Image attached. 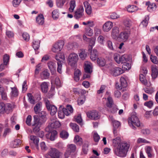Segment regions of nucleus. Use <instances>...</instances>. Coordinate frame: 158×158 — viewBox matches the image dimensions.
Instances as JSON below:
<instances>
[{
  "mask_svg": "<svg viewBox=\"0 0 158 158\" xmlns=\"http://www.w3.org/2000/svg\"><path fill=\"white\" fill-rule=\"evenodd\" d=\"M130 146V144L127 143H119L114 149V153L119 157H124L127 154Z\"/></svg>",
  "mask_w": 158,
  "mask_h": 158,
  "instance_id": "f257e3e1",
  "label": "nucleus"
},
{
  "mask_svg": "<svg viewBox=\"0 0 158 158\" xmlns=\"http://www.w3.org/2000/svg\"><path fill=\"white\" fill-rule=\"evenodd\" d=\"M78 57L77 54L72 53L69 54L68 58V64L72 68H77Z\"/></svg>",
  "mask_w": 158,
  "mask_h": 158,
  "instance_id": "f03ea898",
  "label": "nucleus"
},
{
  "mask_svg": "<svg viewBox=\"0 0 158 158\" xmlns=\"http://www.w3.org/2000/svg\"><path fill=\"white\" fill-rule=\"evenodd\" d=\"M55 58L57 61V71L59 73L61 74L62 72V64L61 62H63V61L65 60L64 54L63 53H59L56 56Z\"/></svg>",
  "mask_w": 158,
  "mask_h": 158,
  "instance_id": "7ed1b4c3",
  "label": "nucleus"
},
{
  "mask_svg": "<svg viewBox=\"0 0 158 158\" xmlns=\"http://www.w3.org/2000/svg\"><path fill=\"white\" fill-rule=\"evenodd\" d=\"M128 123L131 127L134 129H135L136 128L134 125H135L137 127H139L140 126V123L139 119L135 114L132 115L131 118H129Z\"/></svg>",
  "mask_w": 158,
  "mask_h": 158,
  "instance_id": "20e7f679",
  "label": "nucleus"
},
{
  "mask_svg": "<svg viewBox=\"0 0 158 158\" xmlns=\"http://www.w3.org/2000/svg\"><path fill=\"white\" fill-rule=\"evenodd\" d=\"M60 152L55 148H51L45 155L46 158H59Z\"/></svg>",
  "mask_w": 158,
  "mask_h": 158,
  "instance_id": "39448f33",
  "label": "nucleus"
},
{
  "mask_svg": "<svg viewBox=\"0 0 158 158\" xmlns=\"http://www.w3.org/2000/svg\"><path fill=\"white\" fill-rule=\"evenodd\" d=\"M45 105L48 110L50 111L51 115H54L57 111V107L54 105L50 104L49 101L46 100L45 101Z\"/></svg>",
  "mask_w": 158,
  "mask_h": 158,
  "instance_id": "423d86ee",
  "label": "nucleus"
},
{
  "mask_svg": "<svg viewBox=\"0 0 158 158\" xmlns=\"http://www.w3.org/2000/svg\"><path fill=\"white\" fill-rule=\"evenodd\" d=\"M64 45V41L60 40L53 45L52 50L54 52H58L62 50Z\"/></svg>",
  "mask_w": 158,
  "mask_h": 158,
  "instance_id": "0eeeda50",
  "label": "nucleus"
},
{
  "mask_svg": "<svg viewBox=\"0 0 158 158\" xmlns=\"http://www.w3.org/2000/svg\"><path fill=\"white\" fill-rule=\"evenodd\" d=\"M87 115L89 118L94 120H97L100 118V115L98 112L94 110L88 112Z\"/></svg>",
  "mask_w": 158,
  "mask_h": 158,
  "instance_id": "6e6552de",
  "label": "nucleus"
},
{
  "mask_svg": "<svg viewBox=\"0 0 158 158\" xmlns=\"http://www.w3.org/2000/svg\"><path fill=\"white\" fill-rule=\"evenodd\" d=\"M110 73L112 76L116 77L122 74L123 72L121 68L112 67L110 69Z\"/></svg>",
  "mask_w": 158,
  "mask_h": 158,
  "instance_id": "1a4fd4ad",
  "label": "nucleus"
},
{
  "mask_svg": "<svg viewBox=\"0 0 158 158\" xmlns=\"http://www.w3.org/2000/svg\"><path fill=\"white\" fill-rule=\"evenodd\" d=\"M83 39L89 43V49H92L93 46L94 45L95 43V40L94 38H88L85 34L83 35Z\"/></svg>",
  "mask_w": 158,
  "mask_h": 158,
  "instance_id": "9d476101",
  "label": "nucleus"
},
{
  "mask_svg": "<svg viewBox=\"0 0 158 158\" xmlns=\"http://www.w3.org/2000/svg\"><path fill=\"white\" fill-rule=\"evenodd\" d=\"M84 65L85 72L88 73H91L92 72V63L89 61H86L84 62Z\"/></svg>",
  "mask_w": 158,
  "mask_h": 158,
  "instance_id": "9b49d317",
  "label": "nucleus"
},
{
  "mask_svg": "<svg viewBox=\"0 0 158 158\" xmlns=\"http://www.w3.org/2000/svg\"><path fill=\"white\" fill-rule=\"evenodd\" d=\"M92 49L89 48L88 49L89 52H90V58L92 61L96 60L97 58L98 52L97 50L96 49H93V50H91Z\"/></svg>",
  "mask_w": 158,
  "mask_h": 158,
  "instance_id": "f8f14e48",
  "label": "nucleus"
},
{
  "mask_svg": "<svg viewBox=\"0 0 158 158\" xmlns=\"http://www.w3.org/2000/svg\"><path fill=\"white\" fill-rule=\"evenodd\" d=\"M30 139L35 144L36 148L37 150H39V139L38 137L35 135H31Z\"/></svg>",
  "mask_w": 158,
  "mask_h": 158,
  "instance_id": "ddd939ff",
  "label": "nucleus"
},
{
  "mask_svg": "<svg viewBox=\"0 0 158 158\" xmlns=\"http://www.w3.org/2000/svg\"><path fill=\"white\" fill-rule=\"evenodd\" d=\"M43 123L41 120L39 118L38 116L36 115L34 116L32 126H41Z\"/></svg>",
  "mask_w": 158,
  "mask_h": 158,
  "instance_id": "4468645a",
  "label": "nucleus"
},
{
  "mask_svg": "<svg viewBox=\"0 0 158 158\" xmlns=\"http://www.w3.org/2000/svg\"><path fill=\"white\" fill-rule=\"evenodd\" d=\"M42 103L41 102L37 103L34 107V110L35 113L38 114L40 113L42 110Z\"/></svg>",
  "mask_w": 158,
  "mask_h": 158,
  "instance_id": "2eb2a0df",
  "label": "nucleus"
},
{
  "mask_svg": "<svg viewBox=\"0 0 158 158\" xmlns=\"http://www.w3.org/2000/svg\"><path fill=\"white\" fill-rule=\"evenodd\" d=\"M113 26V23L110 21L106 23L103 26V30L104 31L108 32L110 31Z\"/></svg>",
  "mask_w": 158,
  "mask_h": 158,
  "instance_id": "dca6fc26",
  "label": "nucleus"
},
{
  "mask_svg": "<svg viewBox=\"0 0 158 158\" xmlns=\"http://www.w3.org/2000/svg\"><path fill=\"white\" fill-rule=\"evenodd\" d=\"M47 64L52 74H54L56 71V63L52 61H50Z\"/></svg>",
  "mask_w": 158,
  "mask_h": 158,
  "instance_id": "f3484780",
  "label": "nucleus"
},
{
  "mask_svg": "<svg viewBox=\"0 0 158 158\" xmlns=\"http://www.w3.org/2000/svg\"><path fill=\"white\" fill-rule=\"evenodd\" d=\"M152 71V76L153 79L156 78L158 74V69L157 67L155 65H152L151 67Z\"/></svg>",
  "mask_w": 158,
  "mask_h": 158,
  "instance_id": "a211bd4d",
  "label": "nucleus"
},
{
  "mask_svg": "<svg viewBox=\"0 0 158 158\" xmlns=\"http://www.w3.org/2000/svg\"><path fill=\"white\" fill-rule=\"evenodd\" d=\"M21 143V140L19 139H16L12 141L10 143L12 148H17L19 147Z\"/></svg>",
  "mask_w": 158,
  "mask_h": 158,
  "instance_id": "6ab92c4d",
  "label": "nucleus"
},
{
  "mask_svg": "<svg viewBox=\"0 0 158 158\" xmlns=\"http://www.w3.org/2000/svg\"><path fill=\"white\" fill-rule=\"evenodd\" d=\"M67 151L70 152L72 154L76 153L75 152L76 150V147L73 144H69L67 145Z\"/></svg>",
  "mask_w": 158,
  "mask_h": 158,
  "instance_id": "aec40b11",
  "label": "nucleus"
},
{
  "mask_svg": "<svg viewBox=\"0 0 158 158\" xmlns=\"http://www.w3.org/2000/svg\"><path fill=\"white\" fill-rule=\"evenodd\" d=\"M57 133L56 131L54 130L51 132L50 137L49 134H48L46 135V137L48 139L49 138L51 140L54 141L56 137Z\"/></svg>",
  "mask_w": 158,
  "mask_h": 158,
  "instance_id": "412c9836",
  "label": "nucleus"
},
{
  "mask_svg": "<svg viewBox=\"0 0 158 158\" xmlns=\"http://www.w3.org/2000/svg\"><path fill=\"white\" fill-rule=\"evenodd\" d=\"M39 116L41 120L44 123L46 121L47 119V114L46 112L44 111H42L39 114Z\"/></svg>",
  "mask_w": 158,
  "mask_h": 158,
  "instance_id": "4be33fe9",
  "label": "nucleus"
},
{
  "mask_svg": "<svg viewBox=\"0 0 158 158\" xmlns=\"http://www.w3.org/2000/svg\"><path fill=\"white\" fill-rule=\"evenodd\" d=\"M0 93L1 94L2 99L4 100H6L7 99V94L5 91L4 89L0 85Z\"/></svg>",
  "mask_w": 158,
  "mask_h": 158,
  "instance_id": "5701e85b",
  "label": "nucleus"
},
{
  "mask_svg": "<svg viewBox=\"0 0 158 158\" xmlns=\"http://www.w3.org/2000/svg\"><path fill=\"white\" fill-rule=\"evenodd\" d=\"M74 69L73 79L75 81L78 82L79 81V69L76 68Z\"/></svg>",
  "mask_w": 158,
  "mask_h": 158,
  "instance_id": "b1692460",
  "label": "nucleus"
},
{
  "mask_svg": "<svg viewBox=\"0 0 158 158\" xmlns=\"http://www.w3.org/2000/svg\"><path fill=\"white\" fill-rule=\"evenodd\" d=\"M42 91L44 93H46L48 90V85L47 82H42L40 85Z\"/></svg>",
  "mask_w": 158,
  "mask_h": 158,
  "instance_id": "393cba45",
  "label": "nucleus"
},
{
  "mask_svg": "<svg viewBox=\"0 0 158 158\" xmlns=\"http://www.w3.org/2000/svg\"><path fill=\"white\" fill-rule=\"evenodd\" d=\"M36 22L39 25H42L44 22V18L43 15L40 14L36 18Z\"/></svg>",
  "mask_w": 158,
  "mask_h": 158,
  "instance_id": "a878e982",
  "label": "nucleus"
},
{
  "mask_svg": "<svg viewBox=\"0 0 158 158\" xmlns=\"http://www.w3.org/2000/svg\"><path fill=\"white\" fill-rule=\"evenodd\" d=\"M146 5H148L147 7V9L150 12H152L156 10V5L154 3H150L149 2H147L146 3Z\"/></svg>",
  "mask_w": 158,
  "mask_h": 158,
  "instance_id": "bb28decb",
  "label": "nucleus"
},
{
  "mask_svg": "<svg viewBox=\"0 0 158 158\" xmlns=\"http://www.w3.org/2000/svg\"><path fill=\"white\" fill-rule=\"evenodd\" d=\"M76 156V153L72 154L66 150L64 152V155L63 158H69L70 156L72 158H74Z\"/></svg>",
  "mask_w": 158,
  "mask_h": 158,
  "instance_id": "cd10ccee",
  "label": "nucleus"
},
{
  "mask_svg": "<svg viewBox=\"0 0 158 158\" xmlns=\"http://www.w3.org/2000/svg\"><path fill=\"white\" fill-rule=\"evenodd\" d=\"M11 91L10 95L12 97H16L18 95L19 92L17 89L15 87L10 88Z\"/></svg>",
  "mask_w": 158,
  "mask_h": 158,
  "instance_id": "c85d7f7f",
  "label": "nucleus"
},
{
  "mask_svg": "<svg viewBox=\"0 0 158 158\" xmlns=\"http://www.w3.org/2000/svg\"><path fill=\"white\" fill-rule=\"evenodd\" d=\"M88 146L89 144L87 143H86L83 145L82 152L81 153V155H86L87 154L88 151Z\"/></svg>",
  "mask_w": 158,
  "mask_h": 158,
  "instance_id": "c756f323",
  "label": "nucleus"
},
{
  "mask_svg": "<svg viewBox=\"0 0 158 158\" xmlns=\"http://www.w3.org/2000/svg\"><path fill=\"white\" fill-rule=\"evenodd\" d=\"M140 80L141 82L143 84L147 86H150L151 85V84H148L147 81L145 79L144 76L143 74H140L139 76Z\"/></svg>",
  "mask_w": 158,
  "mask_h": 158,
  "instance_id": "7c9ffc66",
  "label": "nucleus"
},
{
  "mask_svg": "<svg viewBox=\"0 0 158 158\" xmlns=\"http://www.w3.org/2000/svg\"><path fill=\"white\" fill-rule=\"evenodd\" d=\"M118 28L117 27H114L112 30V35L113 37L115 38L116 37L118 36L119 34Z\"/></svg>",
  "mask_w": 158,
  "mask_h": 158,
  "instance_id": "2f4dec72",
  "label": "nucleus"
},
{
  "mask_svg": "<svg viewBox=\"0 0 158 158\" xmlns=\"http://www.w3.org/2000/svg\"><path fill=\"white\" fill-rule=\"evenodd\" d=\"M5 104V112L8 114L10 111H11L13 108V106L9 103H6Z\"/></svg>",
  "mask_w": 158,
  "mask_h": 158,
  "instance_id": "473e14b6",
  "label": "nucleus"
},
{
  "mask_svg": "<svg viewBox=\"0 0 158 158\" xmlns=\"http://www.w3.org/2000/svg\"><path fill=\"white\" fill-rule=\"evenodd\" d=\"M84 4L86 8V13L90 15L92 12V9L91 6L88 4L87 2H84Z\"/></svg>",
  "mask_w": 158,
  "mask_h": 158,
  "instance_id": "72a5a7b5",
  "label": "nucleus"
},
{
  "mask_svg": "<svg viewBox=\"0 0 158 158\" xmlns=\"http://www.w3.org/2000/svg\"><path fill=\"white\" fill-rule=\"evenodd\" d=\"M97 62L99 66L103 67L105 65L106 61L104 58L100 57L97 59Z\"/></svg>",
  "mask_w": 158,
  "mask_h": 158,
  "instance_id": "f704fd0d",
  "label": "nucleus"
},
{
  "mask_svg": "<svg viewBox=\"0 0 158 158\" xmlns=\"http://www.w3.org/2000/svg\"><path fill=\"white\" fill-rule=\"evenodd\" d=\"M49 75V73L47 71H44L40 74V77L42 79H46L48 78Z\"/></svg>",
  "mask_w": 158,
  "mask_h": 158,
  "instance_id": "c9c22d12",
  "label": "nucleus"
},
{
  "mask_svg": "<svg viewBox=\"0 0 158 158\" xmlns=\"http://www.w3.org/2000/svg\"><path fill=\"white\" fill-rule=\"evenodd\" d=\"M87 56L86 52L85 50L82 49L80 50V58L82 60H85Z\"/></svg>",
  "mask_w": 158,
  "mask_h": 158,
  "instance_id": "e433bc0d",
  "label": "nucleus"
},
{
  "mask_svg": "<svg viewBox=\"0 0 158 158\" xmlns=\"http://www.w3.org/2000/svg\"><path fill=\"white\" fill-rule=\"evenodd\" d=\"M107 101L106 104L107 107L109 108H111L114 105L113 101L112 98L110 97L107 98Z\"/></svg>",
  "mask_w": 158,
  "mask_h": 158,
  "instance_id": "4c0bfd02",
  "label": "nucleus"
},
{
  "mask_svg": "<svg viewBox=\"0 0 158 158\" xmlns=\"http://www.w3.org/2000/svg\"><path fill=\"white\" fill-rule=\"evenodd\" d=\"M40 41L39 40H34L33 42V47L35 50H38L39 48Z\"/></svg>",
  "mask_w": 158,
  "mask_h": 158,
  "instance_id": "58836bf2",
  "label": "nucleus"
},
{
  "mask_svg": "<svg viewBox=\"0 0 158 158\" xmlns=\"http://www.w3.org/2000/svg\"><path fill=\"white\" fill-rule=\"evenodd\" d=\"M69 135L67 132L65 131H61L60 133V136L61 138L64 139H67Z\"/></svg>",
  "mask_w": 158,
  "mask_h": 158,
  "instance_id": "ea45409f",
  "label": "nucleus"
},
{
  "mask_svg": "<svg viewBox=\"0 0 158 158\" xmlns=\"http://www.w3.org/2000/svg\"><path fill=\"white\" fill-rule=\"evenodd\" d=\"M69 126L71 128L75 131L78 132L79 131V127L75 123H71L69 124Z\"/></svg>",
  "mask_w": 158,
  "mask_h": 158,
  "instance_id": "a19ab883",
  "label": "nucleus"
},
{
  "mask_svg": "<svg viewBox=\"0 0 158 158\" xmlns=\"http://www.w3.org/2000/svg\"><path fill=\"white\" fill-rule=\"evenodd\" d=\"M85 33L86 35L89 36H91L93 34V30L89 27H87L85 28Z\"/></svg>",
  "mask_w": 158,
  "mask_h": 158,
  "instance_id": "79ce46f5",
  "label": "nucleus"
},
{
  "mask_svg": "<svg viewBox=\"0 0 158 158\" xmlns=\"http://www.w3.org/2000/svg\"><path fill=\"white\" fill-rule=\"evenodd\" d=\"M76 6L75 2L74 0H72L70 2V7L69 10L70 12H73Z\"/></svg>",
  "mask_w": 158,
  "mask_h": 158,
  "instance_id": "37998d69",
  "label": "nucleus"
},
{
  "mask_svg": "<svg viewBox=\"0 0 158 158\" xmlns=\"http://www.w3.org/2000/svg\"><path fill=\"white\" fill-rule=\"evenodd\" d=\"M62 109V106H60L59 107V110L58 111V115L59 118L62 119L64 117V115L65 114L63 110H61V109Z\"/></svg>",
  "mask_w": 158,
  "mask_h": 158,
  "instance_id": "c03bdc74",
  "label": "nucleus"
},
{
  "mask_svg": "<svg viewBox=\"0 0 158 158\" xmlns=\"http://www.w3.org/2000/svg\"><path fill=\"white\" fill-rule=\"evenodd\" d=\"M51 127L53 128H57L61 126L60 123L58 121L56 120L54 123H52L51 124Z\"/></svg>",
  "mask_w": 158,
  "mask_h": 158,
  "instance_id": "a18cd8bd",
  "label": "nucleus"
},
{
  "mask_svg": "<svg viewBox=\"0 0 158 158\" xmlns=\"http://www.w3.org/2000/svg\"><path fill=\"white\" fill-rule=\"evenodd\" d=\"M129 34V32H124L121 33L120 34V37L121 38L123 39V40H126L128 38Z\"/></svg>",
  "mask_w": 158,
  "mask_h": 158,
  "instance_id": "49530a36",
  "label": "nucleus"
},
{
  "mask_svg": "<svg viewBox=\"0 0 158 158\" xmlns=\"http://www.w3.org/2000/svg\"><path fill=\"white\" fill-rule=\"evenodd\" d=\"M66 0H56V3L57 6L59 8H61L64 5Z\"/></svg>",
  "mask_w": 158,
  "mask_h": 158,
  "instance_id": "de8ad7c7",
  "label": "nucleus"
},
{
  "mask_svg": "<svg viewBox=\"0 0 158 158\" xmlns=\"http://www.w3.org/2000/svg\"><path fill=\"white\" fill-rule=\"evenodd\" d=\"M120 85L123 88L126 87L127 86V83L125 79L123 77L120 78Z\"/></svg>",
  "mask_w": 158,
  "mask_h": 158,
  "instance_id": "09e8293b",
  "label": "nucleus"
},
{
  "mask_svg": "<svg viewBox=\"0 0 158 158\" xmlns=\"http://www.w3.org/2000/svg\"><path fill=\"white\" fill-rule=\"evenodd\" d=\"M123 23L124 25L128 27H130L131 26V22L129 19H126L124 20Z\"/></svg>",
  "mask_w": 158,
  "mask_h": 158,
  "instance_id": "8fccbe9b",
  "label": "nucleus"
},
{
  "mask_svg": "<svg viewBox=\"0 0 158 158\" xmlns=\"http://www.w3.org/2000/svg\"><path fill=\"white\" fill-rule=\"evenodd\" d=\"M52 16L54 19H56L59 17V13L58 10L56 9L54 10L52 13Z\"/></svg>",
  "mask_w": 158,
  "mask_h": 158,
  "instance_id": "3c124183",
  "label": "nucleus"
},
{
  "mask_svg": "<svg viewBox=\"0 0 158 158\" xmlns=\"http://www.w3.org/2000/svg\"><path fill=\"white\" fill-rule=\"evenodd\" d=\"M121 141V139L119 137H118L114 139H113V143L114 146H116L117 144H118Z\"/></svg>",
  "mask_w": 158,
  "mask_h": 158,
  "instance_id": "603ef678",
  "label": "nucleus"
},
{
  "mask_svg": "<svg viewBox=\"0 0 158 158\" xmlns=\"http://www.w3.org/2000/svg\"><path fill=\"white\" fill-rule=\"evenodd\" d=\"M136 7L133 5L128 6L127 8V10L130 12H134L135 10Z\"/></svg>",
  "mask_w": 158,
  "mask_h": 158,
  "instance_id": "864d4df0",
  "label": "nucleus"
},
{
  "mask_svg": "<svg viewBox=\"0 0 158 158\" xmlns=\"http://www.w3.org/2000/svg\"><path fill=\"white\" fill-rule=\"evenodd\" d=\"M143 89L146 93L149 94H151L154 92L153 88L152 87L145 88Z\"/></svg>",
  "mask_w": 158,
  "mask_h": 158,
  "instance_id": "5fc2aeb1",
  "label": "nucleus"
},
{
  "mask_svg": "<svg viewBox=\"0 0 158 158\" xmlns=\"http://www.w3.org/2000/svg\"><path fill=\"white\" fill-rule=\"evenodd\" d=\"M41 69V64H39L35 66V75H38Z\"/></svg>",
  "mask_w": 158,
  "mask_h": 158,
  "instance_id": "6e6d98bb",
  "label": "nucleus"
},
{
  "mask_svg": "<svg viewBox=\"0 0 158 158\" xmlns=\"http://www.w3.org/2000/svg\"><path fill=\"white\" fill-rule=\"evenodd\" d=\"M131 67V64L128 63H126V62L122 65V68L126 70L130 69Z\"/></svg>",
  "mask_w": 158,
  "mask_h": 158,
  "instance_id": "4d7b16f0",
  "label": "nucleus"
},
{
  "mask_svg": "<svg viewBox=\"0 0 158 158\" xmlns=\"http://www.w3.org/2000/svg\"><path fill=\"white\" fill-rule=\"evenodd\" d=\"M9 56L7 54H6L4 55L3 57V63L7 65L9 62Z\"/></svg>",
  "mask_w": 158,
  "mask_h": 158,
  "instance_id": "13d9d810",
  "label": "nucleus"
},
{
  "mask_svg": "<svg viewBox=\"0 0 158 158\" xmlns=\"http://www.w3.org/2000/svg\"><path fill=\"white\" fill-rule=\"evenodd\" d=\"M55 84L57 88L60 87L62 86V83L61 82L59 77H57L55 79Z\"/></svg>",
  "mask_w": 158,
  "mask_h": 158,
  "instance_id": "bf43d9fd",
  "label": "nucleus"
},
{
  "mask_svg": "<svg viewBox=\"0 0 158 158\" xmlns=\"http://www.w3.org/2000/svg\"><path fill=\"white\" fill-rule=\"evenodd\" d=\"M32 120V117L31 115H28L27 117L26 123L28 126H31Z\"/></svg>",
  "mask_w": 158,
  "mask_h": 158,
  "instance_id": "052dcab7",
  "label": "nucleus"
},
{
  "mask_svg": "<svg viewBox=\"0 0 158 158\" xmlns=\"http://www.w3.org/2000/svg\"><path fill=\"white\" fill-rule=\"evenodd\" d=\"M149 18L148 15L145 17V19L141 22V24L144 27H146L148 24V21L149 20Z\"/></svg>",
  "mask_w": 158,
  "mask_h": 158,
  "instance_id": "680f3d73",
  "label": "nucleus"
},
{
  "mask_svg": "<svg viewBox=\"0 0 158 158\" xmlns=\"http://www.w3.org/2000/svg\"><path fill=\"white\" fill-rule=\"evenodd\" d=\"M144 105L149 108H151L153 105V103L152 101L146 102L144 103Z\"/></svg>",
  "mask_w": 158,
  "mask_h": 158,
  "instance_id": "e2e57ef3",
  "label": "nucleus"
},
{
  "mask_svg": "<svg viewBox=\"0 0 158 158\" xmlns=\"http://www.w3.org/2000/svg\"><path fill=\"white\" fill-rule=\"evenodd\" d=\"M22 0H13L12 3L13 6L17 7L20 4Z\"/></svg>",
  "mask_w": 158,
  "mask_h": 158,
  "instance_id": "0e129e2a",
  "label": "nucleus"
},
{
  "mask_svg": "<svg viewBox=\"0 0 158 158\" xmlns=\"http://www.w3.org/2000/svg\"><path fill=\"white\" fill-rule=\"evenodd\" d=\"M23 39L24 40L27 41H28L30 39V36L29 34L26 32H24L22 35Z\"/></svg>",
  "mask_w": 158,
  "mask_h": 158,
  "instance_id": "69168bd1",
  "label": "nucleus"
},
{
  "mask_svg": "<svg viewBox=\"0 0 158 158\" xmlns=\"http://www.w3.org/2000/svg\"><path fill=\"white\" fill-rule=\"evenodd\" d=\"M40 146L41 149L42 150L45 151L47 150V147L45 143L44 142H42L40 143Z\"/></svg>",
  "mask_w": 158,
  "mask_h": 158,
  "instance_id": "338daca9",
  "label": "nucleus"
},
{
  "mask_svg": "<svg viewBox=\"0 0 158 158\" xmlns=\"http://www.w3.org/2000/svg\"><path fill=\"white\" fill-rule=\"evenodd\" d=\"M114 128H117L120 126V123L117 121H112Z\"/></svg>",
  "mask_w": 158,
  "mask_h": 158,
  "instance_id": "774afa93",
  "label": "nucleus"
}]
</instances>
